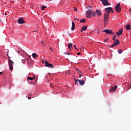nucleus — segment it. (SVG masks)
I'll use <instances>...</instances> for the list:
<instances>
[{"mask_svg": "<svg viewBox=\"0 0 131 131\" xmlns=\"http://www.w3.org/2000/svg\"><path fill=\"white\" fill-rule=\"evenodd\" d=\"M73 47H74L75 50H76L77 51H78V49H77V48H76V46L75 45H74Z\"/></svg>", "mask_w": 131, "mask_h": 131, "instance_id": "c85d7f7f", "label": "nucleus"}, {"mask_svg": "<svg viewBox=\"0 0 131 131\" xmlns=\"http://www.w3.org/2000/svg\"><path fill=\"white\" fill-rule=\"evenodd\" d=\"M125 28L127 30H130V25H126Z\"/></svg>", "mask_w": 131, "mask_h": 131, "instance_id": "a211bd4d", "label": "nucleus"}, {"mask_svg": "<svg viewBox=\"0 0 131 131\" xmlns=\"http://www.w3.org/2000/svg\"><path fill=\"white\" fill-rule=\"evenodd\" d=\"M67 54H68V53H65V55H67Z\"/></svg>", "mask_w": 131, "mask_h": 131, "instance_id": "79ce46f5", "label": "nucleus"}, {"mask_svg": "<svg viewBox=\"0 0 131 131\" xmlns=\"http://www.w3.org/2000/svg\"><path fill=\"white\" fill-rule=\"evenodd\" d=\"M68 47H69V49H70V50H71V48L73 49V48H72V43H69L68 44Z\"/></svg>", "mask_w": 131, "mask_h": 131, "instance_id": "6ab92c4d", "label": "nucleus"}, {"mask_svg": "<svg viewBox=\"0 0 131 131\" xmlns=\"http://www.w3.org/2000/svg\"><path fill=\"white\" fill-rule=\"evenodd\" d=\"M74 20H75V21H79V19H78V18H74Z\"/></svg>", "mask_w": 131, "mask_h": 131, "instance_id": "f704fd0d", "label": "nucleus"}, {"mask_svg": "<svg viewBox=\"0 0 131 131\" xmlns=\"http://www.w3.org/2000/svg\"><path fill=\"white\" fill-rule=\"evenodd\" d=\"M101 2H102L103 6H109L110 5L109 2H108V0H101Z\"/></svg>", "mask_w": 131, "mask_h": 131, "instance_id": "1a4fd4ad", "label": "nucleus"}, {"mask_svg": "<svg viewBox=\"0 0 131 131\" xmlns=\"http://www.w3.org/2000/svg\"><path fill=\"white\" fill-rule=\"evenodd\" d=\"M117 89V85L115 86L114 87H111L110 88V92H114V91H116Z\"/></svg>", "mask_w": 131, "mask_h": 131, "instance_id": "9b49d317", "label": "nucleus"}, {"mask_svg": "<svg viewBox=\"0 0 131 131\" xmlns=\"http://www.w3.org/2000/svg\"><path fill=\"white\" fill-rule=\"evenodd\" d=\"M129 11L131 13V8L129 9Z\"/></svg>", "mask_w": 131, "mask_h": 131, "instance_id": "a19ab883", "label": "nucleus"}, {"mask_svg": "<svg viewBox=\"0 0 131 131\" xmlns=\"http://www.w3.org/2000/svg\"><path fill=\"white\" fill-rule=\"evenodd\" d=\"M108 40H109V38H106L105 39H104V42H107V41H108Z\"/></svg>", "mask_w": 131, "mask_h": 131, "instance_id": "393cba45", "label": "nucleus"}, {"mask_svg": "<svg viewBox=\"0 0 131 131\" xmlns=\"http://www.w3.org/2000/svg\"><path fill=\"white\" fill-rule=\"evenodd\" d=\"M50 50H51V51L52 52H53V49H52L51 48H50Z\"/></svg>", "mask_w": 131, "mask_h": 131, "instance_id": "58836bf2", "label": "nucleus"}, {"mask_svg": "<svg viewBox=\"0 0 131 131\" xmlns=\"http://www.w3.org/2000/svg\"><path fill=\"white\" fill-rule=\"evenodd\" d=\"M78 80V82L79 83V84L81 85H83V84H84V81L82 80Z\"/></svg>", "mask_w": 131, "mask_h": 131, "instance_id": "4468645a", "label": "nucleus"}, {"mask_svg": "<svg viewBox=\"0 0 131 131\" xmlns=\"http://www.w3.org/2000/svg\"><path fill=\"white\" fill-rule=\"evenodd\" d=\"M114 43H115L116 45H115V47H116L117 45H119V43H120V42L119 41L118 39H116V41L114 42Z\"/></svg>", "mask_w": 131, "mask_h": 131, "instance_id": "2eb2a0df", "label": "nucleus"}, {"mask_svg": "<svg viewBox=\"0 0 131 131\" xmlns=\"http://www.w3.org/2000/svg\"><path fill=\"white\" fill-rule=\"evenodd\" d=\"M105 11L106 12V14H110V12H112V13H114V11L113 10V8L112 7H108L105 8Z\"/></svg>", "mask_w": 131, "mask_h": 131, "instance_id": "7ed1b4c3", "label": "nucleus"}, {"mask_svg": "<svg viewBox=\"0 0 131 131\" xmlns=\"http://www.w3.org/2000/svg\"><path fill=\"white\" fill-rule=\"evenodd\" d=\"M75 80V84H76V83H77V84H78V83H77V81H78L79 79H78V80Z\"/></svg>", "mask_w": 131, "mask_h": 131, "instance_id": "473e14b6", "label": "nucleus"}, {"mask_svg": "<svg viewBox=\"0 0 131 131\" xmlns=\"http://www.w3.org/2000/svg\"><path fill=\"white\" fill-rule=\"evenodd\" d=\"M92 15L94 17H96L97 15V12H92Z\"/></svg>", "mask_w": 131, "mask_h": 131, "instance_id": "4be33fe9", "label": "nucleus"}, {"mask_svg": "<svg viewBox=\"0 0 131 131\" xmlns=\"http://www.w3.org/2000/svg\"><path fill=\"white\" fill-rule=\"evenodd\" d=\"M115 43L113 44L112 46H111L110 47H109V48H113L114 47H115Z\"/></svg>", "mask_w": 131, "mask_h": 131, "instance_id": "bb28decb", "label": "nucleus"}, {"mask_svg": "<svg viewBox=\"0 0 131 131\" xmlns=\"http://www.w3.org/2000/svg\"><path fill=\"white\" fill-rule=\"evenodd\" d=\"M75 28V23H74V21H72L71 29L72 30H74Z\"/></svg>", "mask_w": 131, "mask_h": 131, "instance_id": "ddd939ff", "label": "nucleus"}, {"mask_svg": "<svg viewBox=\"0 0 131 131\" xmlns=\"http://www.w3.org/2000/svg\"><path fill=\"white\" fill-rule=\"evenodd\" d=\"M103 32H105L107 34H112V35H114V32H113L111 30L106 29L103 30Z\"/></svg>", "mask_w": 131, "mask_h": 131, "instance_id": "20e7f679", "label": "nucleus"}, {"mask_svg": "<svg viewBox=\"0 0 131 131\" xmlns=\"http://www.w3.org/2000/svg\"><path fill=\"white\" fill-rule=\"evenodd\" d=\"M123 31V29H121L119 30V32H117L116 33L117 35H118V36H120V35H121V34H122V32Z\"/></svg>", "mask_w": 131, "mask_h": 131, "instance_id": "9d476101", "label": "nucleus"}, {"mask_svg": "<svg viewBox=\"0 0 131 131\" xmlns=\"http://www.w3.org/2000/svg\"><path fill=\"white\" fill-rule=\"evenodd\" d=\"M8 63L9 64L10 70H11V71L13 70V65L14 64V62H13V61H12V60L9 59Z\"/></svg>", "mask_w": 131, "mask_h": 131, "instance_id": "423d86ee", "label": "nucleus"}, {"mask_svg": "<svg viewBox=\"0 0 131 131\" xmlns=\"http://www.w3.org/2000/svg\"><path fill=\"white\" fill-rule=\"evenodd\" d=\"M5 15H7V13H5Z\"/></svg>", "mask_w": 131, "mask_h": 131, "instance_id": "a18cd8bd", "label": "nucleus"}, {"mask_svg": "<svg viewBox=\"0 0 131 131\" xmlns=\"http://www.w3.org/2000/svg\"><path fill=\"white\" fill-rule=\"evenodd\" d=\"M115 10L117 13H120L121 12V7H120V3H118L115 7Z\"/></svg>", "mask_w": 131, "mask_h": 131, "instance_id": "f257e3e1", "label": "nucleus"}, {"mask_svg": "<svg viewBox=\"0 0 131 131\" xmlns=\"http://www.w3.org/2000/svg\"><path fill=\"white\" fill-rule=\"evenodd\" d=\"M67 55H68V56H69V53H68Z\"/></svg>", "mask_w": 131, "mask_h": 131, "instance_id": "37998d69", "label": "nucleus"}, {"mask_svg": "<svg viewBox=\"0 0 131 131\" xmlns=\"http://www.w3.org/2000/svg\"><path fill=\"white\" fill-rule=\"evenodd\" d=\"M80 23H85V18L80 19Z\"/></svg>", "mask_w": 131, "mask_h": 131, "instance_id": "aec40b11", "label": "nucleus"}, {"mask_svg": "<svg viewBox=\"0 0 131 131\" xmlns=\"http://www.w3.org/2000/svg\"><path fill=\"white\" fill-rule=\"evenodd\" d=\"M104 21H106V22H108L109 20V14L105 13L104 14Z\"/></svg>", "mask_w": 131, "mask_h": 131, "instance_id": "0eeeda50", "label": "nucleus"}, {"mask_svg": "<svg viewBox=\"0 0 131 131\" xmlns=\"http://www.w3.org/2000/svg\"><path fill=\"white\" fill-rule=\"evenodd\" d=\"M106 24H107V21L104 20V26H106Z\"/></svg>", "mask_w": 131, "mask_h": 131, "instance_id": "c756f323", "label": "nucleus"}, {"mask_svg": "<svg viewBox=\"0 0 131 131\" xmlns=\"http://www.w3.org/2000/svg\"><path fill=\"white\" fill-rule=\"evenodd\" d=\"M79 77H80L81 76H82V73H81V72H80V73H79Z\"/></svg>", "mask_w": 131, "mask_h": 131, "instance_id": "7c9ffc66", "label": "nucleus"}, {"mask_svg": "<svg viewBox=\"0 0 131 131\" xmlns=\"http://www.w3.org/2000/svg\"><path fill=\"white\" fill-rule=\"evenodd\" d=\"M118 53H119V54H121L122 53V50H118Z\"/></svg>", "mask_w": 131, "mask_h": 131, "instance_id": "a878e982", "label": "nucleus"}, {"mask_svg": "<svg viewBox=\"0 0 131 131\" xmlns=\"http://www.w3.org/2000/svg\"><path fill=\"white\" fill-rule=\"evenodd\" d=\"M74 10H75V11H77V8H74Z\"/></svg>", "mask_w": 131, "mask_h": 131, "instance_id": "c9c22d12", "label": "nucleus"}, {"mask_svg": "<svg viewBox=\"0 0 131 131\" xmlns=\"http://www.w3.org/2000/svg\"><path fill=\"white\" fill-rule=\"evenodd\" d=\"M2 74H3V72H0V75H2Z\"/></svg>", "mask_w": 131, "mask_h": 131, "instance_id": "4c0bfd02", "label": "nucleus"}, {"mask_svg": "<svg viewBox=\"0 0 131 131\" xmlns=\"http://www.w3.org/2000/svg\"><path fill=\"white\" fill-rule=\"evenodd\" d=\"M50 87H51V88H54V84L51 83V84H50Z\"/></svg>", "mask_w": 131, "mask_h": 131, "instance_id": "2f4dec72", "label": "nucleus"}, {"mask_svg": "<svg viewBox=\"0 0 131 131\" xmlns=\"http://www.w3.org/2000/svg\"><path fill=\"white\" fill-rule=\"evenodd\" d=\"M76 70H77V72L78 73H80L81 71L80 70H78L77 68H75Z\"/></svg>", "mask_w": 131, "mask_h": 131, "instance_id": "b1692460", "label": "nucleus"}, {"mask_svg": "<svg viewBox=\"0 0 131 131\" xmlns=\"http://www.w3.org/2000/svg\"><path fill=\"white\" fill-rule=\"evenodd\" d=\"M32 57H34V59L37 57V55H36V53H34L32 54Z\"/></svg>", "mask_w": 131, "mask_h": 131, "instance_id": "412c9836", "label": "nucleus"}, {"mask_svg": "<svg viewBox=\"0 0 131 131\" xmlns=\"http://www.w3.org/2000/svg\"><path fill=\"white\" fill-rule=\"evenodd\" d=\"M77 55H80V52L78 53Z\"/></svg>", "mask_w": 131, "mask_h": 131, "instance_id": "ea45409f", "label": "nucleus"}, {"mask_svg": "<svg viewBox=\"0 0 131 131\" xmlns=\"http://www.w3.org/2000/svg\"><path fill=\"white\" fill-rule=\"evenodd\" d=\"M46 8H47V6H41V10H45V9H46Z\"/></svg>", "mask_w": 131, "mask_h": 131, "instance_id": "5701e85b", "label": "nucleus"}, {"mask_svg": "<svg viewBox=\"0 0 131 131\" xmlns=\"http://www.w3.org/2000/svg\"><path fill=\"white\" fill-rule=\"evenodd\" d=\"M93 14V10H88L86 12V18H91Z\"/></svg>", "mask_w": 131, "mask_h": 131, "instance_id": "f03ea898", "label": "nucleus"}, {"mask_svg": "<svg viewBox=\"0 0 131 131\" xmlns=\"http://www.w3.org/2000/svg\"><path fill=\"white\" fill-rule=\"evenodd\" d=\"M45 66H46V67H49V68H54L53 64H50V63L48 62V60L45 61Z\"/></svg>", "mask_w": 131, "mask_h": 131, "instance_id": "39448f33", "label": "nucleus"}, {"mask_svg": "<svg viewBox=\"0 0 131 131\" xmlns=\"http://www.w3.org/2000/svg\"><path fill=\"white\" fill-rule=\"evenodd\" d=\"M7 56H8V58H11V57H10V56H9V51H8L7 52Z\"/></svg>", "mask_w": 131, "mask_h": 131, "instance_id": "72a5a7b5", "label": "nucleus"}, {"mask_svg": "<svg viewBox=\"0 0 131 131\" xmlns=\"http://www.w3.org/2000/svg\"><path fill=\"white\" fill-rule=\"evenodd\" d=\"M83 49H84L83 47H82V49L83 50Z\"/></svg>", "mask_w": 131, "mask_h": 131, "instance_id": "c03bdc74", "label": "nucleus"}, {"mask_svg": "<svg viewBox=\"0 0 131 131\" xmlns=\"http://www.w3.org/2000/svg\"><path fill=\"white\" fill-rule=\"evenodd\" d=\"M34 78H35V76H34V77H28L27 80L28 81V80H33V79H34Z\"/></svg>", "mask_w": 131, "mask_h": 131, "instance_id": "f3484780", "label": "nucleus"}, {"mask_svg": "<svg viewBox=\"0 0 131 131\" xmlns=\"http://www.w3.org/2000/svg\"><path fill=\"white\" fill-rule=\"evenodd\" d=\"M116 39V36L115 35L114 36V37L113 38V40H115Z\"/></svg>", "mask_w": 131, "mask_h": 131, "instance_id": "cd10ccee", "label": "nucleus"}, {"mask_svg": "<svg viewBox=\"0 0 131 131\" xmlns=\"http://www.w3.org/2000/svg\"><path fill=\"white\" fill-rule=\"evenodd\" d=\"M88 28V26H86L85 27H82L81 28V32H82V31H84L85 30H86V29Z\"/></svg>", "mask_w": 131, "mask_h": 131, "instance_id": "dca6fc26", "label": "nucleus"}, {"mask_svg": "<svg viewBox=\"0 0 131 131\" xmlns=\"http://www.w3.org/2000/svg\"><path fill=\"white\" fill-rule=\"evenodd\" d=\"M28 99L29 100H31V97H28Z\"/></svg>", "mask_w": 131, "mask_h": 131, "instance_id": "e433bc0d", "label": "nucleus"}, {"mask_svg": "<svg viewBox=\"0 0 131 131\" xmlns=\"http://www.w3.org/2000/svg\"><path fill=\"white\" fill-rule=\"evenodd\" d=\"M96 14L98 15V17H101V15L102 14V12L101 11L99 10H96Z\"/></svg>", "mask_w": 131, "mask_h": 131, "instance_id": "f8f14e48", "label": "nucleus"}, {"mask_svg": "<svg viewBox=\"0 0 131 131\" xmlns=\"http://www.w3.org/2000/svg\"><path fill=\"white\" fill-rule=\"evenodd\" d=\"M17 22L18 23H19V24H24V23H25V21H24V19H23V18L22 17L18 18Z\"/></svg>", "mask_w": 131, "mask_h": 131, "instance_id": "6e6552de", "label": "nucleus"}]
</instances>
